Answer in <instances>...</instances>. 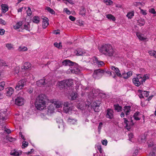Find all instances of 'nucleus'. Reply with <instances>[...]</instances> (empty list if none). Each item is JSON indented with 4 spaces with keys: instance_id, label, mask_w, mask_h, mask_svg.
<instances>
[{
    "instance_id": "obj_1",
    "label": "nucleus",
    "mask_w": 156,
    "mask_h": 156,
    "mask_svg": "<svg viewBox=\"0 0 156 156\" xmlns=\"http://www.w3.org/2000/svg\"><path fill=\"white\" fill-rule=\"evenodd\" d=\"M99 51L105 55L109 57L113 56L115 53L112 47L109 44L102 45L99 48Z\"/></svg>"
},
{
    "instance_id": "obj_41",
    "label": "nucleus",
    "mask_w": 156,
    "mask_h": 156,
    "mask_svg": "<svg viewBox=\"0 0 156 156\" xmlns=\"http://www.w3.org/2000/svg\"><path fill=\"white\" fill-rule=\"evenodd\" d=\"M5 46L9 50H11L13 48V45L11 44L8 43L5 44Z\"/></svg>"
},
{
    "instance_id": "obj_59",
    "label": "nucleus",
    "mask_w": 156,
    "mask_h": 156,
    "mask_svg": "<svg viewBox=\"0 0 156 156\" xmlns=\"http://www.w3.org/2000/svg\"><path fill=\"white\" fill-rule=\"evenodd\" d=\"M5 32V30L3 29H0V34L3 35Z\"/></svg>"
},
{
    "instance_id": "obj_57",
    "label": "nucleus",
    "mask_w": 156,
    "mask_h": 156,
    "mask_svg": "<svg viewBox=\"0 0 156 156\" xmlns=\"http://www.w3.org/2000/svg\"><path fill=\"white\" fill-rule=\"evenodd\" d=\"M101 142L103 145L106 146L107 145L108 142L107 140H102Z\"/></svg>"
},
{
    "instance_id": "obj_15",
    "label": "nucleus",
    "mask_w": 156,
    "mask_h": 156,
    "mask_svg": "<svg viewBox=\"0 0 156 156\" xmlns=\"http://www.w3.org/2000/svg\"><path fill=\"white\" fill-rule=\"evenodd\" d=\"M74 62L69 60H65L62 62V65L65 66H73V65Z\"/></svg>"
},
{
    "instance_id": "obj_29",
    "label": "nucleus",
    "mask_w": 156,
    "mask_h": 156,
    "mask_svg": "<svg viewBox=\"0 0 156 156\" xmlns=\"http://www.w3.org/2000/svg\"><path fill=\"white\" fill-rule=\"evenodd\" d=\"M65 84V80H63L58 82V85L59 86H61L62 88L66 87V84Z\"/></svg>"
},
{
    "instance_id": "obj_35",
    "label": "nucleus",
    "mask_w": 156,
    "mask_h": 156,
    "mask_svg": "<svg viewBox=\"0 0 156 156\" xmlns=\"http://www.w3.org/2000/svg\"><path fill=\"white\" fill-rule=\"evenodd\" d=\"M45 9L47 10L48 12L52 14H55V12L54 11V10L53 9H51L49 7H47L45 8Z\"/></svg>"
},
{
    "instance_id": "obj_56",
    "label": "nucleus",
    "mask_w": 156,
    "mask_h": 156,
    "mask_svg": "<svg viewBox=\"0 0 156 156\" xmlns=\"http://www.w3.org/2000/svg\"><path fill=\"white\" fill-rule=\"evenodd\" d=\"M0 23L5 25L6 24V23L5 20L0 18Z\"/></svg>"
},
{
    "instance_id": "obj_46",
    "label": "nucleus",
    "mask_w": 156,
    "mask_h": 156,
    "mask_svg": "<svg viewBox=\"0 0 156 156\" xmlns=\"http://www.w3.org/2000/svg\"><path fill=\"white\" fill-rule=\"evenodd\" d=\"M83 52L81 50H78L77 51L76 54L77 55H82L83 54Z\"/></svg>"
},
{
    "instance_id": "obj_17",
    "label": "nucleus",
    "mask_w": 156,
    "mask_h": 156,
    "mask_svg": "<svg viewBox=\"0 0 156 156\" xmlns=\"http://www.w3.org/2000/svg\"><path fill=\"white\" fill-rule=\"evenodd\" d=\"M14 89L12 87H9L6 89V95L7 96H11L14 92Z\"/></svg>"
},
{
    "instance_id": "obj_34",
    "label": "nucleus",
    "mask_w": 156,
    "mask_h": 156,
    "mask_svg": "<svg viewBox=\"0 0 156 156\" xmlns=\"http://www.w3.org/2000/svg\"><path fill=\"white\" fill-rule=\"evenodd\" d=\"M86 10L85 9L83 8H82L80 10L79 14L82 16H84L85 15Z\"/></svg>"
},
{
    "instance_id": "obj_33",
    "label": "nucleus",
    "mask_w": 156,
    "mask_h": 156,
    "mask_svg": "<svg viewBox=\"0 0 156 156\" xmlns=\"http://www.w3.org/2000/svg\"><path fill=\"white\" fill-rule=\"evenodd\" d=\"M133 16L134 12L133 11L128 12L126 15V16L129 19H131Z\"/></svg>"
},
{
    "instance_id": "obj_4",
    "label": "nucleus",
    "mask_w": 156,
    "mask_h": 156,
    "mask_svg": "<svg viewBox=\"0 0 156 156\" xmlns=\"http://www.w3.org/2000/svg\"><path fill=\"white\" fill-rule=\"evenodd\" d=\"M27 80L26 79H22L18 82L16 84L15 88L17 90H19L22 89L26 84Z\"/></svg>"
},
{
    "instance_id": "obj_27",
    "label": "nucleus",
    "mask_w": 156,
    "mask_h": 156,
    "mask_svg": "<svg viewBox=\"0 0 156 156\" xmlns=\"http://www.w3.org/2000/svg\"><path fill=\"white\" fill-rule=\"evenodd\" d=\"M2 10L3 12L5 13L8 10V7L6 5H2Z\"/></svg>"
},
{
    "instance_id": "obj_32",
    "label": "nucleus",
    "mask_w": 156,
    "mask_h": 156,
    "mask_svg": "<svg viewBox=\"0 0 156 156\" xmlns=\"http://www.w3.org/2000/svg\"><path fill=\"white\" fill-rule=\"evenodd\" d=\"M140 113L138 112H136L133 115V117L134 119L136 120H140V118L138 117Z\"/></svg>"
},
{
    "instance_id": "obj_60",
    "label": "nucleus",
    "mask_w": 156,
    "mask_h": 156,
    "mask_svg": "<svg viewBox=\"0 0 156 156\" xmlns=\"http://www.w3.org/2000/svg\"><path fill=\"white\" fill-rule=\"evenodd\" d=\"M64 10L68 14H70V11L69 10H68L67 8H65L64 9Z\"/></svg>"
},
{
    "instance_id": "obj_40",
    "label": "nucleus",
    "mask_w": 156,
    "mask_h": 156,
    "mask_svg": "<svg viewBox=\"0 0 156 156\" xmlns=\"http://www.w3.org/2000/svg\"><path fill=\"white\" fill-rule=\"evenodd\" d=\"M150 55L151 56H153L156 58V51H148Z\"/></svg>"
},
{
    "instance_id": "obj_16",
    "label": "nucleus",
    "mask_w": 156,
    "mask_h": 156,
    "mask_svg": "<svg viewBox=\"0 0 156 156\" xmlns=\"http://www.w3.org/2000/svg\"><path fill=\"white\" fill-rule=\"evenodd\" d=\"M94 62L96 63L99 66H101L104 64V62L101 61H100L98 60L97 57L95 56H94L93 58Z\"/></svg>"
},
{
    "instance_id": "obj_18",
    "label": "nucleus",
    "mask_w": 156,
    "mask_h": 156,
    "mask_svg": "<svg viewBox=\"0 0 156 156\" xmlns=\"http://www.w3.org/2000/svg\"><path fill=\"white\" fill-rule=\"evenodd\" d=\"M78 96L77 93L76 92H73L70 95L69 97V99L71 100H73L76 99Z\"/></svg>"
},
{
    "instance_id": "obj_64",
    "label": "nucleus",
    "mask_w": 156,
    "mask_h": 156,
    "mask_svg": "<svg viewBox=\"0 0 156 156\" xmlns=\"http://www.w3.org/2000/svg\"><path fill=\"white\" fill-rule=\"evenodd\" d=\"M128 136H129V138L130 139L132 138L133 137V134L132 133H129V134Z\"/></svg>"
},
{
    "instance_id": "obj_43",
    "label": "nucleus",
    "mask_w": 156,
    "mask_h": 156,
    "mask_svg": "<svg viewBox=\"0 0 156 156\" xmlns=\"http://www.w3.org/2000/svg\"><path fill=\"white\" fill-rule=\"evenodd\" d=\"M7 119L6 116H3L2 113H0V119L2 120V121H5Z\"/></svg>"
},
{
    "instance_id": "obj_37",
    "label": "nucleus",
    "mask_w": 156,
    "mask_h": 156,
    "mask_svg": "<svg viewBox=\"0 0 156 156\" xmlns=\"http://www.w3.org/2000/svg\"><path fill=\"white\" fill-rule=\"evenodd\" d=\"M33 22L36 23H38L39 22V18L38 16H35L34 17Z\"/></svg>"
},
{
    "instance_id": "obj_10",
    "label": "nucleus",
    "mask_w": 156,
    "mask_h": 156,
    "mask_svg": "<svg viewBox=\"0 0 156 156\" xmlns=\"http://www.w3.org/2000/svg\"><path fill=\"white\" fill-rule=\"evenodd\" d=\"M42 27L44 29H45L48 25V18L45 17H43L42 18Z\"/></svg>"
},
{
    "instance_id": "obj_62",
    "label": "nucleus",
    "mask_w": 156,
    "mask_h": 156,
    "mask_svg": "<svg viewBox=\"0 0 156 156\" xmlns=\"http://www.w3.org/2000/svg\"><path fill=\"white\" fill-rule=\"evenodd\" d=\"M28 26H29V25H24V29H26V30L29 31V27Z\"/></svg>"
},
{
    "instance_id": "obj_63",
    "label": "nucleus",
    "mask_w": 156,
    "mask_h": 156,
    "mask_svg": "<svg viewBox=\"0 0 156 156\" xmlns=\"http://www.w3.org/2000/svg\"><path fill=\"white\" fill-rule=\"evenodd\" d=\"M145 136H142L141 138V142H144L145 141Z\"/></svg>"
},
{
    "instance_id": "obj_23",
    "label": "nucleus",
    "mask_w": 156,
    "mask_h": 156,
    "mask_svg": "<svg viewBox=\"0 0 156 156\" xmlns=\"http://www.w3.org/2000/svg\"><path fill=\"white\" fill-rule=\"evenodd\" d=\"M65 84L66 87L70 86L72 85L73 83V80L72 79H69L65 80Z\"/></svg>"
},
{
    "instance_id": "obj_42",
    "label": "nucleus",
    "mask_w": 156,
    "mask_h": 156,
    "mask_svg": "<svg viewBox=\"0 0 156 156\" xmlns=\"http://www.w3.org/2000/svg\"><path fill=\"white\" fill-rule=\"evenodd\" d=\"M103 2L107 5H111L113 3V2L111 0H104Z\"/></svg>"
},
{
    "instance_id": "obj_12",
    "label": "nucleus",
    "mask_w": 156,
    "mask_h": 156,
    "mask_svg": "<svg viewBox=\"0 0 156 156\" xmlns=\"http://www.w3.org/2000/svg\"><path fill=\"white\" fill-rule=\"evenodd\" d=\"M31 67V64L29 62L25 63L21 67V69L23 71H25L30 68Z\"/></svg>"
},
{
    "instance_id": "obj_38",
    "label": "nucleus",
    "mask_w": 156,
    "mask_h": 156,
    "mask_svg": "<svg viewBox=\"0 0 156 156\" xmlns=\"http://www.w3.org/2000/svg\"><path fill=\"white\" fill-rule=\"evenodd\" d=\"M27 48L26 47H21L20 46L18 49V50L19 51H27Z\"/></svg>"
},
{
    "instance_id": "obj_52",
    "label": "nucleus",
    "mask_w": 156,
    "mask_h": 156,
    "mask_svg": "<svg viewBox=\"0 0 156 156\" xmlns=\"http://www.w3.org/2000/svg\"><path fill=\"white\" fill-rule=\"evenodd\" d=\"M139 9L140 10V12L144 15H146L147 14L146 11V10H144L141 9L139 8Z\"/></svg>"
},
{
    "instance_id": "obj_48",
    "label": "nucleus",
    "mask_w": 156,
    "mask_h": 156,
    "mask_svg": "<svg viewBox=\"0 0 156 156\" xmlns=\"http://www.w3.org/2000/svg\"><path fill=\"white\" fill-rule=\"evenodd\" d=\"M7 139L10 142H14L16 140V139L15 138H13L11 137H7Z\"/></svg>"
},
{
    "instance_id": "obj_2",
    "label": "nucleus",
    "mask_w": 156,
    "mask_h": 156,
    "mask_svg": "<svg viewBox=\"0 0 156 156\" xmlns=\"http://www.w3.org/2000/svg\"><path fill=\"white\" fill-rule=\"evenodd\" d=\"M44 96L43 94H40L36 99L35 105L38 110H42L45 107V102Z\"/></svg>"
},
{
    "instance_id": "obj_7",
    "label": "nucleus",
    "mask_w": 156,
    "mask_h": 156,
    "mask_svg": "<svg viewBox=\"0 0 156 156\" xmlns=\"http://www.w3.org/2000/svg\"><path fill=\"white\" fill-rule=\"evenodd\" d=\"M24 102V100L21 97H18L15 99V104L19 106L23 105Z\"/></svg>"
},
{
    "instance_id": "obj_3",
    "label": "nucleus",
    "mask_w": 156,
    "mask_h": 156,
    "mask_svg": "<svg viewBox=\"0 0 156 156\" xmlns=\"http://www.w3.org/2000/svg\"><path fill=\"white\" fill-rule=\"evenodd\" d=\"M133 84L136 86L138 87L143 83L146 81V79H142V75L139 74L136 78H133Z\"/></svg>"
},
{
    "instance_id": "obj_8",
    "label": "nucleus",
    "mask_w": 156,
    "mask_h": 156,
    "mask_svg": "<svg viewBox=\"0 0 156 156\" xmlns=\"http://www.w3.org/2000/svg\"><path fill=\"white\" fill-rule=\"evenodd\" d=\"M47 83V80H46L45 79H41L37 81V84L39 87H43Z\"/></svg>"
},
{
    "instance_id": "obj_14",
    "label": "nucleus",
    "mask_w": 156,
    "mask_h": 156,
    "mask_svg": "<svg viewBox=\"0 0 156 156\" xmlns=\"http://www.w3.org/2000/svg\"><path fill=\"white\" fill-rule=\"evenodd\" d=\"M100 103H97L96 102H94L91 105L92 108H93L94 111L95 112H99V107Z\"/></svg>"
},
{
    "instance_id": "obj_50",
    "label": "nucleus",
    "mask_w": 156,
    "mask_h": 156,
    "mask_svg": "<svg viewBox=\"0 0 156 156\" xmlns=\"http://www.w3.org/2000/svg\"><path fill=\"white\" fill-rule=\"evenodd\" d=\"M0 65H2V66H8V65L6 64V63L3 60H1L0 61Z\"/></svg>"
},
{
    "instance_id": "obj_5",
    "label": "nucleus",
    "mask_w": 156,
    "mask_h": 156,
    "mask_svg": "<svg viewBox=\"0 0 156 156\" xmlns=\"http://www.w3.org/2000/svg\"><path fill=\"white\" fill-rule=\"evenodd\" d=\"M105 73V71L101 69H98L95 70L93 73V76L94 77H96L97 76L101 77Z\"/></svg>"
},
{
    "instance_id": "obj_28",
    "label": "nucleus",
    "mask_w": 156,
    "mask_h": 156,
    "mask_svg": "<svg viewBox=\"0 0 156 156\" xmlns=\"http://www.w3.org/2000/svg\"><path fill=\"white\" fill-rule=\"evenodd\" d=\"M137 23L140 26H143L144 24L145 21L144 19H141L137 21Z\"/></svg>"
},
{
    "instance_id": "obj_9",
    "label": "nucleus",
    "mask_w": 156,
    "mask_h": 156,
    "mask_svg": "<svg viewBox=\"0 0 156 156\" xmlns=\"http://www.w3.org/2000/svg\"><path fill=\"white\" fill-rule=\"evenodd\" d=\"M113 112H114L112 110L110 109H107V110L106 117L110 119H112L114 116Z\"/></svg>"
},
{
    "instance_id": "obj_51",
    "label": "nucleus",
    "mask_w": 156,
    "mask_h": 156,
    "mask_svg": "<svg viewBox=\"0 0 156 156\" xmlns=\"http://www.w3.org/2000/svg\"><path fill=\"white\" fill-rule=\"evenodd\" d=\"M149 11L150 12H151L153 14H155L156 13V11L155 10V9L153 8H151L149 9Z\"/></svg>"
},
{
    "instance_id": "obj_31",
    "label": "nucleus",
    "mask_w": 156,
    "mask_h": 156,
    "mask_svg": "<svg viewBox=\"0 0 156 156\" xmlns=\"http://www.w3.org/2000/svg\"><path fill=\"white\" fill-rule=\"evenodd\" d=\"M114 107L115 110H117L118 112H119L121 111L122 108L118 104L114 105Z\"/></svg>"
},
{
    "instance_id": "obj_49",
    "label": "nucleus",
    "mask_w": 156,
    "mask_h": 156,
    "mask_svg": "<svg viewBox=\"0 0 156 156\" xmlns=\"http://www.w3.org/2000/svg\"><path fill=\"white\" fill-rule=\"evenodd\" d=\"M133 5L136 6H138L140 5H142V3L140 2H135L133 3Z\"/></svg>"
},
{
    "instance_id": "obj_20",
    "label": "nucleus",
    "mask_w": 156,
    "mask_h": 156,
    "mask_svg": "<svg viewBox=\"0 0 156 156\" xmlns=\"http://www.w3.org/2000/svg\"><path fill=\"white\" fill-rule=\"evenodd\" d=\"M77 69L74 67H70L69 69L67 71V73H76V70Z\"/></svg>"
},
{
    "instance_id": "obj_39",
    "label": "nucleus",
    "mask_w": 156,
    "mask_h": 156,
    "mask_svg": "<svg viewBox=\"0 0 156 156\" xmlns=\"http://www.w3.org/2000/svg\"><path fill=\"white\" fill-rule=\"evenodd\" d=\"M61 43L59 42V43H58L57 42H55L54 44V45L55 47L57 48H58L60 49L61 48L62 46L61 45Z\"/></svg>"
},
{
    "instance_id": "obj_6",
    "label": "nucleus",
    "mask_w": 156,
    "mask_h": 156,
    "mask_svg": "<svg viewBox=\"0 0 156 156\" xmlns=\"http://www.w3.org/2000/svg\"><path fill=\"white\" fill-rule=\"evenodd\" d=\"M63 108L65 112L67 113L70 110H71V105L68 102H64L63 104Z\"/></svg>"
},
{
    "instance_id": "obj_25",
    "label": "nucleus",
    "mask_w": 156,
    "mask_h": 156,
    "mask_svg": "<svg viewBox=\"0 0 156 156\" xmlns=\"http://www.w3.org/2000/svg\"><path fill=\"white\" fill-rule=\"evenodd\" d=\"M136 35L139 39L140 40L144 41L146 39V38L143 37V34H142L140 33H136Z\"/></svg>"
},
{
    "instance_id": "obj_61",
    "label": "nucleus",
    "mask_w": 156,
    "mask_h": 156,
    "mask_svg": "<svg viewBox=\"0 0 156 156\" xmlns=\"http://www.w3.org/2000/svg\"><path fill=\"white\" fill-rule=\"evenodd\" d=\"M5 131L7 133L9 134L11 133V131L9 129H8L6 128L5 127H4Z\"/></svg>"
},
{
    "instance_id": "obj_58",
    "label": "nucleus",
    "mask_w": 156,
    "mask_h": 156,
    "mask_svg": "<svg viewBox=\"0 0 156 156\" xmlns=\"http://www.w3.org/2000/svg\"><path fill=\"white\" fill-rule=\"evenodd\" d=\"M69 18L72 21H74L76 20L75 18L72 16H69Z\"/></svg>"
},
{
    "instance_id": "obj_45",
    "label": "nucleus",
    "mask_w": 156,
    "mask_h": 156,
    "mask_svg": "<svg viewBox=\"0 0 156 156\" xmlns=\"http://www.w3.org/2000/svg\"><path fill=\"white\" fill-rule=\"evenodd\" d=\"M28 143L27 142L23 141L22 142V147L23 148H24L28 146Z\"/></svg>"
},
{
    "instance_id": "obj_55",
    "label": "nucleus",
    "mask_w": 156,
    "mask_h": 156,
    "mask_svg": "<svg viewBox=\"0 0 156 156\" xmlns=\"http://www.w3.org/2000/svg\"><path fill=\"white\" fill-rule=\"evenodd\" d=\"M127 75L128 76V78L130 77L132 75V71H129L126 73Z\"/></svg>"
},
{
    "instance_id": "obj_44",
    "label": "nucleus",
    "mask_w": 156,
    "mask_h": 156,
    "mask_svg": "<svg viewBox=\"0 0 156 156\" xmlns=\"http://www.w3.org/2000/svg\"><path fill=\"white\" fill-rule=\"evenodd\" d=\"M123 119H124V122L126 125V128H127V129H128L129 128L130 129V128L129 127V126H128L129 121L127 120V119H126L125 118H124Z\"/></svg>"
},
{
    "instance_id": "obj_36",
    "label": "nucleus",
    "mask_w": 156,
    "mask_h": 156,
    "mask_svg": "<svg viewBox=\"0 0 156 156\" xmlns=\"http://www.w3.org/2000/svg\"><path fill=\"white\" fill-rule=\"evenodd\" d=\"M5 85V82L4 81L0 82V90H3L4 88V86Z\"/></svg>"
},
{
    "instance_id": "obj_24",
    "label": "nucleus",
    "mask_w": 156,
    "mask_h": 156,
    "mask_svg": "<svg viewBox=\"0 0 156 156\" xmlns=\"http://www.w3.org/2000/svg\"><path fill=\"white\" fill-rule=\"evenodd\" d=\"M67 121L70 124H75L77 122V120L69 117L68 118Z\"/></svg>"
},
{
    "instance_id": "obj_21",
    "label": "nucleus",
    "mask_w": 156,
    "mask_h": 156,
    "mask_svg": "<svg viewBox=\"0 0 156 156\" xmlns=\"http://www.w3.org/2000/svg\"><path fill=\"white\" fill-rule=\"evenodd\" d=\"M10 154L11 155L13 156H19L21 154V152H19L16 151L15 149L14 150L11 151L10 153Z\"/></svg>"
},
{
    "instance_id": "obj_13",
    "label": "nucleus",
    "mask_w": 156,
    "mask_h": 156,
    "mask_svg": "<svg viewBox=\"0 0 156 156\" xmlns=\"http://www.w3.org/2000/svg\"><path fill=\"white\" fill-rule=\"evenodd\" d=\"M54 105V103H52L48 107V114L52 113L54 111L55 109V108Z\"/></svg>"
},
{
    "instance_id": "obj_11",
    "label": "nucleus",
    "mask_w": 156,
    "mask_h": 156,
    "mask_svg": "<svg viewBox=\"0 0 156 156\" xmlns=\"http://www.w3.org/2000/svg\"><path fill=\"white\" fill-rule=\"evenodd\" d=\"M110 68L115 72L118 76L122 77V75L120 73V71L118 68L113 66H111Z\"/></svg>"
},
{
    "instance_id": "obj_53",
    "label": "nucleus",
    "mask_w": 156,
    "mask_h": 156,
    "mask_svg": "<svg viewBox=\"0 0 156 156\" xmlns=\"http://www.w3.org/2000/svg\"><path fill=\"white\" fill-rule=\"evenodd\" d=\"M122 77H123L124 79H126L128 78V76H127V75L126 73H122Z\"/></svg>"
},
{
    "instance_id": "obj_19",
    "label": "nucleus",
    "mask_w": 156,
    "mask_h": 156,
    "mask_svg": "<svg viewBox=\"0 0 156 156\" xmlns=\"http://www.w3.org/2000/svg\"><path fill=\"white\" fill-rule=\"evenodd\" d=\"M55 104V108H61L63 106V103L61 101H56L53 102Z\"/></svg>"
},
{
    "instance_id": "obj_47",
    "label": "nucleus",
    "mask_w": 156,
    "mask_h": 156,
    "mask_svg": "<svg viewBox=\"0 0 156 156\" xmlns=\"http://www.w3.org/2000/svg\"><path fill=\"white\" fill-rule=\"evenodd\" d=\"M27 13L28 16H30L32 14V11L30 7H28V9L27 11Z\"/></svg>"
},
{
    "instance_id": "obj_22",
    "label": "nucleus",
    "mask_w": 156,
    "mask_h": 156,
    "mask_svg": "<svg viewBox=\"0 0 156 156\" xmlns=\"http://www.w3.org/2000/svg\"><path fill=\"white\" fill-rule=\"evenodd\" d=\"M130 106H125L124 107V110L126 115H129V112L130 111Z\"/></svg>"
},
{
    "instance_id": "obj_26",
    "label": "nucleus",
    "mask_w": 156,
    "mask_h": 156,
    "mask_svg": "<svg viewBox=\"0 0 156 156\" xmlns=\"http://www.w3.org/2000/svg\"><path fill=\"white\" fill-rule=\"evenodd\" d=\"M23 24L22 21H20L17 22L16 24L14 26L13 28L15 29H18Z\"/></svg>"
},
{
    "instance_id": "obj_30",
    "label": "nucleus",
    "mask_w": 156,
    "mask_h": 156,
    "mask_svg": "<svg viewBox=\"0 0 156 156\" xmlns=\"http://www.w3.org/2000/svg\"><path fill=\"white\" fill-rule=\"evenodd\" d=\"M106 16V17L109 20H112L113 21L115 20V17L111 14H109L107 15Z\"/></svg>"
},
{
    "instance_id": "obj_54",
    "label": "nucleus",
    "mask_w": 156,
    "mask_h": 156,
    "mask_svg": "<svg viewBox=\"0 0 156 156\" xmlns=\"http://www.w3.org/2000/svg\"><path fill=\"white\" fill-rule=\"evenodd\" d=\"M143 94L144 95V96L146 97H147L149 95V92L146 91H144Z\"/></svg>"
}]
</instances>
